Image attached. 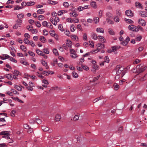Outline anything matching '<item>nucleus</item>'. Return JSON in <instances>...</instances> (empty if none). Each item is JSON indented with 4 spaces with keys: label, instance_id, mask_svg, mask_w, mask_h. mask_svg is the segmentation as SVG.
I'll use <instances>...</instances> for the list:
<instances>
[{
    "label": "nucleus",
    "instance_id": "a211bd4d",
    "mask_svg": "<svg viewBox=\"0 0 147 147\" xmlns=\"http://www.w3.org/2000/svg\"><path fill=\"white\" fill-rule=\"evenodd\" d=\"M11 98L16 101H18L20 102H21V103H23L24 102L23 101H22L21 100L19 99L17 97H14L13 96H12V97H11Z\"/></svg>",
    "mask_w": 147,
    "mask_h": 147
},
{
    "label": "nucleus",
    "instance_id": "6ab92c4d",
    "mask_svg": "<svg viewBox=\"0 0 147 147\" xmlns=\"http://www.w3.org/2000/svg\"><path fill=\"white\" fill-rule=\"evenodd\" d=\"M98 37V39L100 41L102 42H106V40L103 36H99Z\"/></svg>",
    "mask_w": 147,
    "mask_h": 147
},
{
    "label": "nucleus",
    "instance_id": "338daca9",
    "mask_svg": "<svg viewBox=\"0 0 147 147\" xmlns=\"http://www.w3.org/2000/svg\"><path fill=\"white\" fill-rule=\"evenodd\" d=\"M58 28L59 29V30H60L61 31H63V27L62 26L61 24L58 25Z\"/></svg>",
    "mask_w": 147,
    "mask_h": 147
},
{
    "label": "nucleus",
    "instance_id": "0e129e2a",
    "mask_svg": "<svg viewBox=\"0 0 147 147\" xmlns=\"http://www.w3.org/2000/svg\"><path fill=\"white\" fill-rule=\"evenodd\" d=\"M64 33L65 35L68 36H69L70 35V33L68 30H66L65 31Z\"/></svg>",
    "mask_w": 147,
    "mask_h": 147
},
{
    "label": "nucleus",
    "instance_id": "a18cd8bd",
    "mask_svg": "<svg viewBox=\"0 0 147 147\" xmlns=\"http://www.w3.org/2000/svg\"><path fill=\"white\" fill-rule=\"evenodd\" d=\"M44 17L42 15H40L38 17V20H42L44 19Z\"/></svg>",
    "mask_w": 147,
    "mask_h": 147
},
{
    "label": "nucleus",
    "instance_id": "3c124183",
    "mask_svg": "<svg viewBox=\"0 0 147 147\" xmlns=\"http://www.w3.org/2000/svg\"><path fill=\"white\" fill-rule=\"evenodd\" d=\"M102 96H101L99 98H96L93 100V102L94 103L98 101L99 100L102 99Z\"/></svg>",
    "mask_w": 147,
    "mask_h": 147
},
{
    "label": "nucleus",
    "instance_id": "5701e85b",
    "mask_svg": "<svg viewBox=\"0 0 147 147\" xmlns=\"http://www.w3.org/2000/svg\"><path fill=\"white\" fill-rule=\"evenodd\" d=\"M125 21L126 23L128 24H133L134 23V22L131 19L125 18Z\"/></svg>",
    "mask_w": 147,
    "mask_h": 147
},
{
    "label": "nucleus",
    "instance_id": "f3484780",
    "mask_svg": "<svg viewBox=\"0 0 147 147\" xmlns=\"http://www.w3.org/2000/svg\"><path fill=\"white\" fill-rule=\"evenodd\" d=\"M90 5L94 9H96L97 7L96 3L94 1H92L90 3Z\"/></svg>",
    "mask_w": 147,
    "mask_h": 147
},
{
    "label": "nucleus",
    "instance_id": "603ef678",
    "mask_svg": "<svg viewBox=\"0 0 147 147\" xmlns=\"http://www.w3.org/2000/svg\"><path fill=\"white\" fill-rule=\"evenodd\" d=\"M24 16V14L22 13L19 14L17 16V17L19 19L22 18Z\"/></svg>",
    "mask_w": 147,
    "mask_h": 147
},
{
    "label": "nucleus",
    "instance_id": "f03ea898",
    "mask_svg": "<svg viewBox=\"0 0 147 147\" xmlns=\"http://www.w3.org/2000/svg\"><path fill=\"white\" fill-rule=\"evenodd\" d=\"M69 11H71L69 13V15L71 17H76L78 16V14L76 13L75 11V8L73 7L69 9Z\"/></svg>",
    "mask_w": 147,
    "mask_h": 147
},
{
    "label": "nucleus",
    "instance_id": "423d86ee",
    "mask_svg": "<svg viewBox=\"0 0 147 147\" xmlns=\"http://www.w3.org/2000/svg\"><path fill=\"white\" fill-rule=\"evenodd\" d=\"M70 53L71 57L73 58H76L78 57L76 51L73 49H70Z\"/></svg>",
    "mask_w": 147,
    "mask_h": 147
},
{
    "label": "nucleus",
    "instance_id": "13d9d810",
    "mask_svg": "<svg viewBox=\"0 0 147 147\" xmlns=\"http://www.w3.org/2000/svg\"><path fill=\"white\" fill-rule=\"evenodd\" d=\"M16 113V111L15 110H12L10 113L11 116L13 117L15 116V114Z\"/></svg>",
    "mask_w": 147,
    "mask_h": 147
},
{
    "label": "nucleus",
    "instance_id": "c03bdc74",
    "mask_svg": "<svg viewBox=\"0 0 147 147\" xmlns=\"http://www.w3.org/2000/svg\"><path fill=\"white\" fill-rule=\"evenodd\" d=\"M142 38V37L141 35H138L136 36V40L138 41H140L141 40Z\"/></svg>",
    "mask_w": 147,
    "mask_h": 147
},
{
    "label": "nucleus",
    "instance_id": "2eb2a0df",
    "mask_svg": "<svg viewBox=\"0 0 147 147\" xmlns=\"http://www.w3.org/2000/svg\"><path fill=\"white\" fill-rule=\"evenodd\" d=\"M96 31L97 32L103 33L104 32V29L100 27H99L97 28Z\"/></svg>",
    "mask_w": 147,
    "mask_h": 147
},
{
    "label": "nucleus",
    "instance_id": "680f3d73",
    "mask_svg": "<svg viewBox=\"0 0 147 147\" xmlns=\"http://www.w3.org/2000/svg\"><path fill=\"white\" fill-rule=\"evenodd\" d=\"M43 33L44 35L47 36L49 32L47 30L44 29L43 30Z\"/></svg>",
    "mask_w": 147,
    "mask_h": 147
},
{
    "label": "nucleus",
    "instance_id": "774afa93",
    "mask_svg": "<svg viewBox=\"0 0 147 147\" xmlns=\"http://www.w3.org/2000/svg\"><path fill=\"white\" fill-rule=\"evenodd\" d=\"M77 29H78L80 31H82V28L80 24L78 25H77Z\"/></svg>",
    "mask_w": 147,
    "mask_h": 147
},
{
    "label": "nucleus",
    "instance_id": "c756f323",
    "mask_svg": "<svg viewBox=\"0 0 147 147\" xmlns=\"http://www.w3.org/2000/svg\"><path fill=\"white\" fill-rule=\"evenodd\" d=\"M61 118V116L59 115L58 114L56 115L55 116V121H59L60 120Z\"/></svg>",
    "mask_w": 147,
    "mask_h": 147
},
{
    "label": "nucleus",
    "instance_id": "4d7b16f0",
    "mask_svg": "<svg viewBox=\"0 0 147 147\" xmlns=\"http://www.w3.org/2000/svg\"><path fill=\"white\" fill-rule=\"evenodd\" d=\"M75 138L77 139V140L78 142H80L82 138L81 136H75Z\"/></svg>",
    "mask_w": 147,
    "mask_h": 147
},
{
    "label": "nucleus",
    "instance_id": "09e8293b",
    "mask_svg": "<svg viewBox=\"0 0 147 147\" xmlns=\"http://www.w3.org/2000/svg\"><path fill=\"white\" fill-rule=\"evenodd\" d=\"M50 35L52 36H55V31L53 30H51L49 32Z\"/></svg>",
    "mask_w": 147,
    "mask_h": 147
},
{
    "label": "nucleus",
    "instance_id": "49530a36",
    "mask_svg": "<svg viewBox=\"0 0 147 147\" xmlns=\"http://www.w3.org/2000/svg\"><path fill=\"white\" fill-rule=\"evenodd\" d=\"M66 21L67 22L72 23L73 22V20L71 18H68L66 19Z\"/></svg>",
    "mask_w": 147,
    "mask_h": 147
},
{
    "label": "nucleus",
    "instance_id": "7ed1b4c3",
    "mask_svg": "<svg viewBox=\"0 0 147 147\" xmlns=\"http://www.w3.org/2000/svg\"><path fill=\"white\" fill-rule=\"evenodd\" d=\"M141 65H138L136 66V68L138 69L137 71L139 74L144 71L146 69V67L145 66L142 67Z\"/></svg>",
    "mask_w": 147,
    "mask_h": 147
},
{
    "label": "nucleus",
    "instance_id": "ea45409f",
    "mask_svg": "<svg viewBox=\"0 0 147 147\" xmlns=\"http://www.w3.org/2000/svg\"><path fill=\"white\" fill-rule=\"evenodd\" d=\"M42 83L47 85H48L49 84L48 81L46 80V79H44L43 80H42Z\"/></svg>",
    "mask_w": 147,
    "mask_h": 147
},
{
    "label": "nucleus",
    "instance_id": "bb28decb",
    "mask_svg": "<svg viewBox=\"0 0 147 147\" xmlns=\"http://www.w3.org/2000/svg\"><path fill=\"white\" fill-rule=\"evenodd\" d=\"M14 88L18 90L19 91H21L22 90V86H19L18 85H14Z\"/></svg>",
    "mask_w": 147,
    "mask_h": 147
},
{
    "label": "nucleus",
    "instance_id": "f257e3e1",
    "mask_svg": "<svg viewBox=\"0 0 147 147\" xmlns=\"http://www.w3.org/2000/svg\"><path fill=\"white\" fill-rule=\"evenodd\" d=\"M116 74L119 75L121 73V75L122 77L126 73L125 71V70H124V67L123 66H121L120 65H117L116 67Z\"/></svg>",
    "mask_w": 147,
    "mask_h": 147
},
{
    "label": "nucleus",
    "instance_id": "b1692460",
    "mask_svg": "<svg viewBox=\"0 0 147 147\" xmlns=\"http://www.w3.org/2000/svg\"><path fill=\"white\" fill-rule=\"evenodd\" d=\"M67 12V11L62 10L59 11L57 13L58 16H61L64 13H66Z\"/></svg>",
    "mask_w": 147,
    "mask_h": 147
},
{
    "label": "nucleus",
    "instance_id": "1a4fd4ad",
    "mask_svg": "<svg viewBox=\"0 0 147 147\" xmlns=\"http://www.w3.org/2000/svg\"><path fill=\"white\" fill-rule=\"evenodd\" d=\"M139 15L143 17H147V13L145 11H140Z\"/></svg>",
    "mask_w": 147,
    "mask_h": 147
},
{
    "label": "nucleus",
    "instance_id": "6e6d98bb",
    "mask_svg": "<svg viewBox=\"0 0 147 147\" xmlns=\"http://www.w3.org/2000/svg\"><path fill=\"white\" fill-rule=\"evenodd\" d=\"M77 9L78 11L80 12L84 10V8H83V7L79 6L78 7Z\"/></svg>",
    "mask_w": 147,
    "mask_h": 147
},
{
    "label": "nucleus",
    "instance_id": "0eeeda50",
    "mask_svg": "<svg viewBox=\"0 0 147 147\" xmlns=\"http://www.w3.org/2000/svg\"><path fill=\"white\" fill-rule=\"evenodd\" d=\"M125 14L130 18L132 17L133 16V13L130 10H127L126 11Z\"/></svg>",
    "mask_w": 147,
    "mask_h": 147
},
{
    "label": "nucleus",
    "instance_id": "4be33fe9",
    "mask_svg": "<svg viewBox=\"0 0 147 147\" xmlns=\"http://www.w3.org/2000/svg\"><path fill=\"white\" fill-rule=\"evenodd\" d=\"M106 18H112L113 16L112 14L109 12H107L106 14Z\"/></svg>",
    "mask_w": 147,
    "mask_h": 147
},
{
    "label": "nucleus",
    "instance_id": "bf43d9fd",
    "mask_svg": "<svg viewBox=\"0 0 147 147\" xmlns=\"http://www.w3.org/2000/svg\"><path fill=\"white\" fill-rule=\"evenodd\" d=\"M140 26L139 25L137 27L136 26V28L134 32H137L140 30Z\"/></svg>",
    "mask_w": 147,
    "mask_h": 147
},
{
    "label": "nucleus",
    "instance_id": "a19ab883",
    "mask_svg": "<svg viewBox=\"0 0 147 147\" xmlns=\"http://www.w3.org/2000/svg\"><path fill=\"white\" fill-rule=\"evenodd\" d=\"M6 78H7L8 79L10 80H13V78L9 74H7L6 75Z\"/></svg>",
    "mask_w": 147,
    "mask_h": 147
},
{
    "label": "nucleus",
    "instance_id": "37998d69",
    "mask_svg": "<svg viewBox=\"0 0 147 147\" xmlns=\"http://www.w3.org/2000/svg\"><path fill=\"white\" fill-rule=\"evenodd\" d=\"M42 73H40L39 72H37V76L39 78L41 79H43L44 78V77L42 75Z\"/></svg>",
    "mask_w": 147,
    "mask_h": 147
},
{
    "label": "nucleus",
    "instance_id": "393cba45",
    "mask_svg": "<svg viewBox=\"0 0 147 147\" xmlns=\"http://www.w3.org/2000/svg\"><path fill=\"white\" fill-rule=\"evenodd\" d=\"M40 40L43 43L46 42V39L45 37L42 36H40Z\"/></svg>",
    "mask_w": 147,
    "mask_h": 147
},
{
    "label": "nucleus",
    "instance_id": "052dcab7",
    "mask_svg": "<svg viewBox=\"0 0 147 147\" xmlns=\"http://www.w3.org/2000/svg\"><path fill=\"white\" fill-rule=\"evenodd\" d=\"M82 68H83L86 71L89 70V67L88 66L85 65H82Z\"/></svg>",
    "mask_w": 147,
    "mask_h": 147
},
{
    "label": "nucleus",
    "instance_id": "20e7f679",
    "mask_svg": "<svg viewBox=\"0 0 147 147\" xmlns=\"http://www.w3.org/2000/svg\"><path fill=\"white\" fill-rule=\"evenodd\" d=\"M7 131H2L0 133V135H3L2 138H5L7 139H10V137L9 136L10 135V134L8 133Z\"/></svg>",
    "mask_w": 147,
    "mask_h": 147
},
{
    "label": "nucleus",
    "instance_id": "412c9836",
    "mask_svg": "<svg viewBox=\"0 0 147 147\" xmlns=\"http://www.w3.org/2000/svg\"><path fill=\"white\" fill-rule=\"evenodd\" d=\"M71 37L74 41H77L78 40V37L75 35L73 34L71 35Z\"/></svg>",
    "mask_w": 147,
    "mask_h": 147
},
{
    "label": "nucleus",
    "instance_id": "c85d7f7f",
    "mask_svg": "<svg viewBox=\"0 0 147 147\" xmlns=\"http://www.w3.org/2000/svg\"><path fill=\"white\" fill-rule=\"evenodd\" d=\"M45 11L43 9H40L37 11V13L38 14H42Z\"/></svg>",
    "mask_w": 147,
    "mask_h": 147
},
{
    "label": "nucleus",
    "instance_id": "6e6552de",
    "mask_svg": "<svg viewBox=\"0 0 147 147\" xmlns=\"http://www.w3.org/2000/svg\"><path fill=\"white\" fill-rule=\"evenodd\" d=\"M138 23L142 26H145L146 24L145 21L142 19H139L138 20Z\"/></svg>",
    "mask_w": 147,
    "mask_h": 147
},
{
    "label": "nucleus",
    "instance_id": "4468645a",
    "mask_svg": "<svg viewBox=\"0 0 147 147\" xmlns=\"http://www.w3.org/2000/svg\"><path fill=\"white\" fill-rule=\"evenodd\" d=\"M20 62L22 64L26 66H27V65H29L28 63L24 58L21 59L20 60Z\"/></svg>",
    "mask_w": 147,
    "mask_h": 147
},
{
    "label": "nucleus",
    "instance_id": "ddd939ff",
    "mask_svg": "<svg viewBox=\"0 0 147 147\" xmlns=\"http://www.w3.org/2000/svg\"><path fill=\"white\" fill-rule=\"evenodd\" d=\"M54 74V72L52 71H44L42 72V74H45L46 76H47L49 74Z\"/></svg>",
    "mask_w": 147,
    "mask_h": 147
},
{
    "label": "nucleus",
    "instance_id": "e433bc0d",
    "mask_svg": "<svg viewBox=\"0 0 147 147\" xmlns=\"http://www.w3.org/2000/svg\"><path fill=\"white\" fill-rule=\"evenodd\" d=\"M72 44L71 42L69 40H67L66 43V45L68 47L70 48L71 47Z\"/></svg>",
    "mask_w": 147,
    "mask_h": 147
},
{
    "label": "nucleus",
    "instance_id": "9d476101",
    "mask_svg": "<svg viewBox=\"0 0 147 147\" xmlns=\"http://www.w3.org/2000/svg\"><path fill=\"white\" fill-rule=\"evenodd\" d=\"M136 26L133 24L129 25L128 26V29L133 32L135 31Z\"/></svg>",
    "mask_w": 147,
    "mask_h": 147
},
{
    "label": "nucleus",
    "instance_id": "c9c22d12",
    "mask_svg": "<svg viewBox=\"0 0 147 147\" xmlns=\"http://www.w3.org/2000/svg\"><path fill=\"white\" fill-rule=\"evenodd\" d=\"M108 32L111 35H113L114 34V32L113 30L111 28H109L108 30Z\"/></svg>",
    "mask_w": 147,
    "mask_h": 147
},
{
    "label": "nucleus",
    "instance_id": "7c9ffc66",
    "mask_svg": "<svg viewBox=\"0 0 147 147\" xmlns=\"http://www.w3.org/2000/svg\"><path fill=\"white\" fill-rule=\"evenodd\" d=\"M70 30L72 32H74L75 30V26L74 24L71 25L70 27Z\"/></svg>",
    "mask_w": 147,
    "mask_h": 147
},
{
    "label": "nucleus",
    "instance_id": "5fc2aeb1",
    "mask_svg": "<svg viewBox=\"0 0 147 147\" xmlns=\"http://www.w3.org/2000/svg\"><path fill=\"white\" fill-rule=\"evenodd\" d=\"M100 49L99 48H97L96 49L93 50L91 52V53H96L100 51Z\"/></svg>",
    "mask_w": 147,
    "mask_h": 147
},
{
    "label": "nucleus",
    "instance_id": "aec40b11",
    "mask_svg": "<svg viewBox=\"0 0 147 147\" xmlns=\"http://www.w3.org/2000/svg\"><path fill=\"white\" fill-rule=\"evenodd\" d=\"M41 63L44 66L46 67V68L47 69L49 68V67L48 66L47 63L44 60H42L41 61Z\"/></svg>",
    "mask_w": 147,
    "mask_h": 147
},
{
    "label": "nucleus",
    "instance_id": "72a5a7b5",
    "mask_svg": "<svg viewBox=\"0 0 147 147\" xmlns=\"http://www.w3.org/2000/svg\"><path fill=\"white\" fill-rule=\"evenodd\" d=\"M36 52L38 55L40 56H41L43 53V52L40 50L38 49H36Z\"/></svg>",
    "mask_w": 147,
    "mask_h": 147
},
{
    "label": "nucleus",
    "instance_id": "dca6fc26",
    "mask_svg": "<svg viewBox=\"0 0 147 147\" xmlns=\"http://www.w3.org/2000/svg\"><path fill=\"white\" fill-rule=\"evenodd\" d=\"M98 17H95L93 18V21L94 23L97 24L99 22V19Z\"/></svg>",
    "mask_w": 147,
    "mask_h": 147
},
{
    "label": "nucleus",
    "instance_id": "f8f14e48",
    "mask_svg": "<svg viewBox=\"0 0 147 147\" xmlns=\"http://www.w3.org/2000/svg\"><path fill=\"white\" fill-rule=\"evenodd\" d=\"M130 39L129 37H127L125 39V41H123L122 44L123 45H127V43L129 41Z\"/></svg>",
    "mask_w": 147,
    "mask_h": 147
},
{
    "label": "nucleus",
    "instance_id": "2f4dec72",
    "mask_svg": "<svg viewBox=\"0 0 147 147\" xmlns=\"http://www.w3.org/2000/svg\"><path fill=\"white\" fill-rule=\"evenodd\" d=\"M91 36L92 37V39L94 40H96L98 38V37L97 36L96 34L94 33H92L91 34Z\"/></svg>",
    "mask_w": 147,
    "mask_h": 147
},
{
    "label": "nucleus",
    "instance_id": "4c0bfd02",
    "mask_svg": "<svg viewBox=\"0 0 147 147\" xmlns=\"http://www.w3.org/2000/svg\"><path fill=\"white\" fill-rule=\"evenodd\" d=\"M53 54L56 56H57L59 55L57 50L55 49H53Z\"/></svg>",
    "mask_w": 147,
    "mask_h": 147
},
{
    "label": "nucleus",
    "instance_id": "9b49d317",
    "mask_svg": "<svg viewBox=\"0 0 147 147\" xmlns=\"http://www.w3.org/2000/svg\"><path fill=\"white\" fill-rule=\"evenodd\" d=\"M135 5L136 7L140 9L143 8V6L142 4L139 2H136Z\"/></svg>",
    "mask_w": 147,
    "mask_h": 147
},
{
    "label": "nucleus",
    "instance_id": "39448f33",
    "mask_svg": "<svg viewBox=\"0 0 147 147\" xmlns=\"http://www.w3.org/2000/svg\"><path fill=\"white\" fill-rule=\"evenodd\" d=\"M16 24L13 26V28L16 29L18 27L21 26V24L22 22V20L20 19L16 21Z\"/></svg>",
    "mask_w": 147,
    "mask_h": 147
},
{
    "label": "nucleus",
    "instance_id": "58836bf2",
    "mask_svg": "<svg viewBox=\"0 0 147 147\" xmlns=\"http://www.w3.org/2000/svg\"><path fill=\"white\" fill-rule=\"evenodd\" d=\"M20 49L22 51L24 52H26V47L23 45H21L20 47Z\"/></svg>",
    "mask_w": 147,
    "mask_h": 147
},
{
    "label": "nucleus",
    "instance_id": "473e14b6",
    "mask_svg": "<svg viewBox=\"0 0 147 147\" xmlns=\"http://www.w3.org/2000/svg\"><path fill=\"white\" fill-rule=\"evenodd\" d=\"M36 118H33L31 119L29 121V123L31 124H34L36 123Z\"/></svg>",
    "mask_w": 147,
    "mask_h": 147
},
{
    "label": "nucleus",
    "instance_id": "e2e57ef3",
    "mask_svg": "<svg viewBox=\"0 0 147 147\" xmlns=\"http://www.w3.org/2000/svg\"><path fill=\"white\" fill-rule=\"evenodd\" d=\"M63 6L65 7H68L69 6V3L67 2H64L63 3Z\"/></svg>",
    "mask_w": 147,
    "mask_h": 147
},
{
    "label": "nucleus",
    "instance_id": "8fccbe9b",
    "mask_svg": "<svg viewBox=\"0 0 147 147\" xmlns=\"http://www.w3.org/2000/svg\"><path fill=\"white\" fill-rule=\"evenodd\" d=\"M48 3L52 5H55L57 4V2L49 0L48 1Z\"/></svg>",
    "mask_w": 147,
    "mask_h": 147
},
{
    "label": "nucleus",
    "instance_id": "f704fd0d",
    "mask_svg": "<svg viewBox=\"0 0 147 147\" xmlns=\"http://www.w3.org/2000/svg\"><path fill=\"white\" fill-rule=\"evenodd\" d=\"M113 86L114 89L116 90H117L119 88V85L117 83L114 84Z\"/></svg>",
    "mask_w": 147,
    "mask_h": 147
},
{
    "label": "nucleus",
    "instance_id": "864d4df0",
    "mask_svg": "<svg viewBox=\"0 0 147 147\" xmlns=\"http://www.w3.org/2000/svg\"><path fill=\"white\" fill-rule=\"evenodd\" d=\"M65 45H63V47H59V50L61 51H63V47L65 49H66V46H65Z\"/></svg>",
    "mask_w": 147,
    "mask_h": 147
},
{
    "label": "nucleus",
    "instance_id": "a878e982",
    "mask_svg": "<svg viewBox=\"0 0 147 147\" xmlns=\"http://www.w3.org/2000/svg\"><path fill=\"white\" fill-rule=\"evenodd\" d=\"M103 14V11L102 10H100L98 12V17L100 18H101Z\"/></svg>",
    "mask_w": 147,
    "mask_h": 147
},
{
    "label": "nucleus",
    "instance_id": "69168bd1",
    "mask_svg": "<svg viewBox=\"0 0 147 147\" xmlns=\"http://www.w3.org/2000/svg\"><path fill=\"white\" fill-rule=\"evenodd\" d=\"M43 51L44 53L46 54H48L49 53V51L46 49H43Z\"/></svg>",
    "mask_w": 147,
    "mask_h": 147
},
{
    "label": "nucleus",
    "instance_id": "de8ad7c7",
    "mask_svg": "<svg viewBox=\"0 0 147 147\" xmlns=\"http://www.w3.org/2000/svg\"><path fill=\"white\" fill-rule=\"evenodd\" d=\"M72 75L74 78H77L78 76V74L75 71H73L72 72Z\"/></svg>",
    "mask_w": 147,
    "mask_h": 147
},
{
    "label": "nucleus",
    "instance_id": "cd10ccee",
    "mask_svg": "<svg viewBox=\"0 0 147 147\" xmlns=\"http://www.w3.org/2000/svg\"><path fill=\"white\" fill-rule=\"evenodd\" d=\"M41 129L42 130L45 131H47L49 130V127L45 126H43L41 127Z\"/></svg>",
    "mask_w": 147,
    "mask_h": 147
},
{
    "label": "nucleus",
    "instance_id": "79ce46f5",
    "mask_svg": "<svg viewBox=\"0 0 147 147\" xmlns=\"http://www.w3.org/2000/svg\"><path fill=\"white\" fill-rule=\"evenodd\" d=\"M28 53L29 55L31 56L34 57L35 56V53L31 51H28Z\"/></svg>",
    "mask_w": 147,
    "mask_h": 147
}]
</instances>
